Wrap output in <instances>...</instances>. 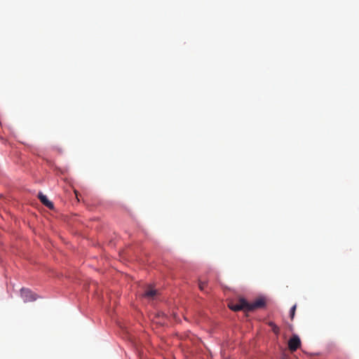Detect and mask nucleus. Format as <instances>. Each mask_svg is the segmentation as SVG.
Returning a JSON list of instances; mask_svg holds the SVG:
<instances>
[{"label": "nucleus", "instance_id": "9d476101", "mask_svg": "<svg viewBox=\"0 0 359 359\" xmlns=\"http://www.w3.org/2000/svg\"><path fill=\"white\" fill-rule=\"evenodd\" d=\"M76 198H78L77 191H74Z\"/></svg>", "mask_w": 359, "mask_h": 359}, {"label": "nucleus", "instance_id": "7ed1b4c3", "mask_svg": "<svg viewBox=\"0 0 359 359\" xmlns=\"http://www.w3.org/2000/svg\"><path fill=\"white\" fill-rule=\"evenodd\" d=\"M266 302L262 297L257 299L252 303H248V311H252L265 306Z\"/></svg>", "mask_w": 359, "mask_h": 359}, {"label": "nucleus", "instance_id": "f03ea898", "mask_svg": "<svg viewBox=\"0 0 359 359\" xmlns=\"http://www.w3.org/2000/svg\"><path fill=\"white\" fill-rule=\"evenodd\" d=\"M248 302L244 299H241L239 300V302L236 304H232V303L229 304V309L234 311H238L240 310H243L245 311H248Z\"/></svg>", "mask_w": 359, "mask_h": 359}, {"label": "nucleus", "instance_id": "423d86ee", "mask_svg": "<svg viewBox=\"0 0 359 359\" xmlns=\"http://www.w3.org/2000/svg\"><path fill=\"white\" fill-rule=\"evenodd\" d=\"M39 198L43 205H44L49 209H53V203L48 199L46 196L43 195L42 193H39Z\"/></svg>", "mask_w": 359, "mask_h": 359}, {"label": "nucleus", "instance_id": "20e7f679", "mask_svg": "<svg viewBox=\"0 0 359 359\" xmlns=\"http://www.w3.org/2000/svg\"><path fill=\"white\" fill-rule=\"evenodd\" d=\"M301 346V341L297 335H293L288 341V347L291 351H297Z\"/></svg>", "mask_w": 359, "mask_h": 359}, {"label": "nucleus", "instance_id": "0eeeda50", "mask_svg": "<svg viewBox=\"0 0 359 359\" xmlns=\"http://www.w3.org/2000/svg\"><path fill=\"white\" fill-rule=\"evenodd\" d=\"M269 325L274 333L278 334L279 332V328L274 323L270 322Z\"/></svg>", "mask_w": 359, "mask_h": 359}, {"label": "nucleus", "instance_id": "1a4fd4ad", "mask_svg": "<svg viewBox=\"0 0 359 359\" xmlns=\"http://www.w3.org/2000/svg\"><path fill=\"white\" fill-rule=\"evenodd\" d=\"M205 285H206V283L205 282H203V281H199L198 283V287L200 288L201 290H204L205 287Z\"/></svg>", "mask_w": 359, "mask_h": 359}, {"label": "nucleus", "instance_id": "39448f33", "mask_svg": "<svg viewBox=\"0 0 359 359\" xmlns=\"http://www.w3.org/2000/svg\"><path fill=\"white\" fill-rule=\"evenodd\" d=\"M157 294V290L149 286L144 291L143 297L149 299H153Z\"/></svg>", "mask_w": 359, "mask_h": 359}, {"label": "nucleus", "instance_id": "f257e3e1", "mask_svg": "<svg viewBox=\"0 0 359 359\" xmlns=\"http://www.w3.org/2000/svg\"><path fill=\"white\" fill-rule=\"evenodd\" d=\"M21 297L25 302H29L36 299V294L28 289L22 288L20 290Z\"/></svg>", "mask_w": 359, "mask_h": 359}, {"label": "nucleus", "instance_id": "6e6552de", "mask_svg": "<svg viewBox=\"0 0 359 359\" xmlns=\"http://www.w3.org/2000/svg\"><path fill=\"white\" fill-rule=\"evenodd\" d=\"M296 308H297V305L295 304L290 309V318H291V320H293V318L294 317Z\"/></svg>", "mask_w": 359, "mask_h": 359}]
</instances>
